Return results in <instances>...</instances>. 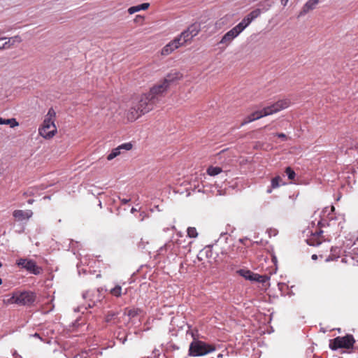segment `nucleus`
<instances>
[{"mask_svg":"<svg viewBox=\"0 0 358 358\" xmlns=\"http://www.w3.org/2000/svg\"><path fill=\"white\" fill-rule=\"evenodd\" d=\"M32 214L33 213L30 210H27L25 211L22 210H15L13 212V215L17 220L22 221L24 220H28L29 218H30L32 216Z\"/></svg>","mask_w":358,"mask_h":358,"instance_id":"dca6fc26","label":"nucleus"},{"mask_svg":"<svg viewBox=\"0 0 358 358\" xmlns=\"http://www.w3.org/2000/svg\"><path fill=\"white\" fill-rule=\"evenodd\" d=\"M2 43L1 46H0V50L9 49L13 47L15 43H20L22 42V38L20 36H15L13 37H1Z\"/></svg>","mask_w":358,"mask_h":358,"instance_id":"9b49d317","label":"nucleus"},{"mask_svg":"<svg viewBox=\"0 0 358 358\" xmlns=\"http://www.w3.org/2000/svg\"><path fill=\"white\" fill-rule=\"evenodd\" d=\"M290 102L288 100H280L270 106L264 108V115H269L278 113L289 107Z\"/></svg>","mask_w":358,"mask_h":358,"instance_id":"6e6552de","label":"nucleus"},{"mask_svg":"<svg viewBox=\"0 0 358 358\" xmlns=\"http://www.w3.org/2000/svg\"><path fill=\"white\" fill-rule=\"evenodd\" d=\"M261 14V10L260 9H255L254 10H252V12H250L248 16L250 17V19L253 21L255 19H256L257 17H258Z\"/></svg>","mask_w":358,"mask_h":358,"instance_id":"c85d7f7f","label":"nucleus"},{"mask_svg":"<svg viewBox=\"0 0 358 358\" xmlns=\"http://www.w3.org/2000/svg\"><path fill=\"white\" fill-rule=\"evenodd\" d=\"M252 21L246 15L235 27L241 33Z\"/></svg>","mask_w":358,"mask_h":358,"instance_id":"aec40b11","label":"nucleus"},{"mask_svg":"<svg viewBox=\"0 0 358 358\" xmlns=\"http://www.w3.org/2000/svg\"><path fill=\"white\" fill-rule=\"evenodd\" d=\"M43 199H50V197H49V196H44V197H43Z\"/></svg>","mask_w":358,"mask_h":358,"instance_id":"c03bdc74","label":"nucleus"},{"mask_svg":"<svg viewBox=\"0 0 358 358\" xmlns=\"http://www.w3.org/2000/svg\"><path fill=\"white\" fill-rule=\"evenodd\" d=\"M127 315L129 317H133L137 315V310L135 309L129 310L127 312Z\"/></svg>","mask_w":358,"mask_h":358,"instance_id":"72a5a7b5","label":"nucleus"},{"mask_svg":"<svg viewBox=\"0 0 358 358\" xmlns=\"http://www.w3.org/2000/svg\"><path fill=\"white\" fill-rule=\"evenodd\" d=\"M355 341L352 335L338 336L329 341V348L332 350L339 348L350 349L353 347Z\"/></svg>","mask_w":358,"mask_h":358,"instance_id":"20e7f679","label":"nucleus"},{"mask_svg":"<svg viewBox=\"0 0 358 358\" xmlns=\"http://www.w3.org/2000/svg\"><path fill=\"white\" fill-rule=\"evenodd\" d=\"M115 316V313L112 312V313H109L106 317V322H110L113 317Z\"/></svg>","mask_w":358,"mask_h":358,"instance_id":"473e14b6","label":"nucleus"},{"mask_svg":"<svg viewBox=\"0 0 358 358\" xmlns=\"http://www.w3.org/2000/svg\"><path fill=\"white\" fill-rule=\"evenodd\" d=\"M268 279V278L266 275H260L259 274L255 273V277L253 278V281L265 282Z\"/></svg>","mask_w":358,"mask_h":358,"instance_id":"c756f323","label":"nucleus"},{"mask_svg":"<svg viewBox=\"0 0 358 358\" xmlns=\"http://www.w3.org/2000/svg\"><path fill=\"white\" fill-rule=\"evenodd\" d=\"M55 111L50 108L45 117L42 126L39 128V134L44 138H52L57 133V127L55 124Z\"/></svg>","mask_w":358,"mask_h":358,"instance_id":"f03ea898","label":"nucleus"},{"mask_svg":"<svg viewBox=\"0 0 358 358\" xmlns=\"http://www.w3.org/2000/svg\"><path fill=\"white\" fill-rule=\"evenodd\" d=\"M7 303H15V299H14V294H13L12 297L7 301Z\"/></svg>","mask_w":358,"mask_h":358,"instance_id":"c9c22d12","label":"nucleus"},{"mask_svg":"<svg viewBox=\"0 0 358 358\" xmlns=\"http://www.w3.org/2000/svg\"><path fill=\"white\" fill-rule=\"evenodd\" d=\"M169 87L165 84L163 81L153 86L150 90L147 92L149 96L157 103L159 101V97L161 96L164 92L167 90Z\"/></svg>","mask_w":358,"mask_h":358,"instance_id":"1a4fd4ad","label":"nucleus"},{"mask_svg":"<svg viewBox=\"0 0 358 358\" xmlns=\"http://www.w3.org/2000/svg\"><path fill=\"white\" fill-rule=\"evenodd\" d=\"M0 124H9L10 127L13 128L19 125V123L15 118L3 119L0 117Z\"/></svg>","mask_w":358,"mask_h":358,"instance_id":"5701e85b","label":"nucleus"},{"mask_svg":"<svg viewBox=\"0 0 358 358\" xmlns=\"http://www.w3.org/2000/svg\"><path fill=\"white\" fill-rule=\"evenodd\" d=\"M288 1H289V0H281V3H282L284 6H285L287 4Z\"/></svg>","mask_w":358,"mask_h":358,"instance_id":"4c0bfd02","label":"nucleus"},{"mask_svg":"<svg viewBox=\"0 0 358 358\" xmlns=\"http://www.w3.org/2000/svg\"><path fill=\"white\" fill-rule=\"evenodd\" d=\"M187 235L190 238H196L198 236V233L196 231V228L194 227H189L187 229Z\"/></svg>","mask_w":358,"mask_h":358,"instance_id":"7c9ffc66","label":"nucleus"},{"mask_svg":"<svg viewBox=\"0 0 358 358\" xmlns=\"http://www.w3.org/2000/svg\"><path fill=\"white\" fill-rule=\"evenodd\" d=\"M282 178L280 176H276L271 180L272 188H278L280 186Z\"/></svg>","mask_w":358,"mask_h":358,"instance_id":"cd10ccee","label":"nucleus"},{"mask_svg":"<svg viewBox=\"0 0 358 358\" xmlns=\"http://www.w3.org/2000/svg\"><path fill=\"white\" fill-rule=\"evenodd\" d=\"M222 169L220 168V167H217V166H210L207 169V173L210 176H217L219 173H220L222 172Z\"/></svg>","mask_w":358,"mask_h":358,"instance_id":"393cba45","label":"nucleus"},{"mask_svg":"<svg viewBox=\"0 0 358 358\" xmlns=\"http://www.w3.org/2000/svg\"><path fill=\"white\" fill-rule=\"evenodd\" d=\"M185 358H187V357H185Z\"/></svg>","mask_w":358,"mask_h":358,"instance_id":"603ef678","label":"nucleus"},{"mask_svg":"<svg viewBox=\"0 0 358 358\" xmlns=\"http://www.w3.org/2000/svg\"><path fill=\"white\" fill-rule=\"evenodd\" d=\"M240 34L241 32L234 27L222 36L219 44L224 45V47H227Z\"/></svg>","mask_w":358,"mask_h":358,"instance_id":"9d476101","label":"nucleus"},{"mask_svg":"<svg viewBox=\"0 0 358 358\" xmlns=\"http://www.w3.org/2000/svg\"><path fill=\"white\" fill-rule=\"evenodd\" d=\"M238 273L240 275L243 276L244 278L247 280H250L253 281V278L255 277V273H253L249 270L241 269L238 271Z\"/></svg>","mask_w":358,"mask_h":358,"instance_id":"4be33fe9","label":"nucleus"},{"mask_svg":"<svg viewBox=\"0 0 358 358\" xmlns=\"http://www.w3.org/2000/svg\"><path fill=\"white\" fill-rule=\"evenodd\" d=\"M336 250H337V248H331V251L333 254H332V255H329V257H327V259H325V261L327 262H329L330 261H334L339 257V254L338 252H336Z\"/></svg>","mask_w":358,"mask_h":358,"instance_id":"bb28decb","label":"nucleus"},{"mask_svg":"<svg viewBox=\"0 0 358 358\" xmlns=\"http://www.w3.org/2000/svg\"><path fill=\"white\" fill-rule=\"evenodd\" d=\"M217 357H222V354H220V355H218V356H217Z\"/></svg>","mask_w":358,"mask_h":358,"instance_id":"a18cd8bd","label":"nucleus"},{"mask_svg":"<svg viewBox=\"0 0 358 358\" xmlns=\"http://www.w3.org/2000/svg\"><path fill=\"white\" fill-rule=\"evenodd\" d=\"M322 230H315V232L313 233V237L308 240V243L312 245H318L322 243V239L320 238V236L322 234Z\"/></svg>","mask_w":358,"mask_h":358,"instance_id":"a211bd4d","label":"nucleus"},{"mask_svg":"<svg viewBox=\"0 0 358 358\" xmlns=\"http://www.w3.org/2000/svg\"><path fill=\"white\" fill-rule=\"evenodd\" d=\"M312 259H314V260H315V259H317V256L316 255H312Z\"/></svg>","mask_w":358,"mask_h":358,"instance_id":"a19ab883","label":"nucleus"},{"mask_svg":"<svg viewBox=\"0 0 358 358\" xmlns=\"http://www.w3.org/2000/svg\"><path fill=\"white\" fill-rule=\"evenodd\" d=\"M319 0H308L303 6L298 17H301L306 15L310 11L314 10L316 6L319 3Z\"/></svg>","mask_w":358,"mask_h":358,"instance_id":"2eb2a0df","label":"nucleus"},{"mask_svg":"<svg viewBox=\"0 0 358 358\" xmlns=\"http://www.w3.org/2000/svg\"><path fill=\"white\" fill-rule=\"evenodd\" d=\"M132 148V145L130 143H123L118 147L112 150L110 153L107 156V159L110 161L119 156L121 154L122 150H129Z\"/></svg>","mask_w":358,"mask_h":358,"instance_id":"f8f14e48","label":"nucleus"},{"mask_svg":"<svg viewBox=\"0 0 358 358\" xmlns=\"http://www.w3.org/2000/svg\"><path fill=\"white\" fill-rule=\"evenodd\" d=\"M182 77V74L176 71L173 70L170 73H169L164 78V79L162 80L168 87L170 86L171 83L173 82L181 79Z\"/></svg>","mask_w":358,"mask_h":358,"instance_id":"4468645a","label":"nucleus"},{"mask_svg":"<svg viewBox=\"0 0 358 358\" xmlns=\"http://www.w3.org/2000/svg\"><path fill=\"white\" fill-rule=\"evenodd\" d=\"M215 350V348L201 341L194 340L189 345V355L192 357L203 356Z\"/></svg>","mask_w":358,"mask_h":358,"instance_id":"7ed1b4c3","label":"nucleus"},{"mask_svg":"<svg viewBox=\"0 0 358 358\" xmlns=\"http://www.w3.org/2000/svg\"><path fill=\"white\" fill-rule=\"evenodd\" d=\"M2 266V264L0 262V268Z\"/></svg>","mask_w":358,"mask_h":358,"instance_id":"3c124183","label":"nucleus"},{"mask_svg":"<svg viewBox=\"0 0 358 358\" xmlns=\"http://www.w3.org/2000/svg\"><path fill=\"white\" fill-rule=\"evenodd\" d=\"M187 31H189L190 35L194 38L199 33L200 27L199 24H193L187 28Z\"/></svg>","mask_w":358,"mask_h":358,"instance_id":"b1692460","label":"nucleus"},{"mask_svg":"<svg viewBox=\"0 0 358 358\" xmlns=\"http://www.w3.org/2000/svg\"><path fill=\"white\" fill-rule=\"evenodd\" d=\"M181 46V43L177 40L176 38L174 40L169 43L166 45H165L162 50V55L166 56L173 52L175 50L178 49Z\"/></svg>","mask_w":358,"mask_h":358,"instance_id":"ddd939ff","label":"nucleus"},{"mask_svg":"<svg viewBox=\"0 0 358 358\" xmlns=\"http://www.w3.org/2000/svg\"><path fill=\"white\" fill-rule=\"evenodd\" d=\"M35 336H36V337H38V334H35Z\"/></svg>","mask_w":358,"mask_h":358,"instance_id":"09e8293b","label":"nucleus"},{"mask_svg":"<svg viewBox=\"0 0 358 358\" xmlns=\"http://www.w3.org/2000/svg\"><path fill=\"white\" fill-rule=\"evenodd\" d=\"M1 284H2V279L0 278V285H1Z\"/></svg>","mask_w":358,"mask_h":358,"instance_id":"de8ad7c7","label":"nucleus"},{"mask_svg":"<svg viewBox=\"0 0 358 358\" xmlns=\"http://www.w3.org/2000/svg\"><path fill=\"white\" fill-rule=\"evenodd\" d=\"M110 293L116 297H119L122 295V287L120 285H116L114 288L110 290Z\"/></svg>","mask_w":358,"mask_h":358,"instance_id":"a878e982","label":"nucleus"},{"mask_svg":"<svg viewBox=\"0 0 358 358\" xmlns=\"http://www.w3.org/2000/svg\"><path fill=\"white\" fill-rule=\"evenodd\" d=\"M285 173L289 179L293 180L294 178L295 172L290 167L286 168Z\"/></svg>","mask_w":358,"mask_h":358,"instance_id":"2f4dec72","label":"nucleus"},{"mask_svg":"<svg viewBox=\"0 0 358 358\" xmlns=\"http://www.w3.org/2000/svg\"><path fill=\"white\" fill-rule=\"evenodd\" d=\"M150 4L148 3H143L141 5L131 6L128 9V12L129 14H134L141 10H146L147 8H148Z\"/></svg>","mask_w":358,"mask_h":358,"instance_id":"412c9836","label":"nucleus"},{"mask_svg":"<svg viewBox=\"0 0 358 358\" xmlns=\"http://www.w3.org/2000/svg\"><path fill=\"white\" fill-rule=\"evenodd\" d=\"M83 298L88 301L87 307L78 306L75 311L84 313L87 308H92L96 305V302L101 301L103 296L99 289L87 291L83 295Z\"/></svg>","mask_w":358,"mask_h":358,"instance_id":"39448f33","label":"nucleus"},{"mask_svg":"<svg viewBox=\"0 0 358 358\" xmlns=\"http://www.w3.org/2000/svg\"><path fill=\"white\" fill-rule=\"evenodd\" d=\"M273 189V188H272V187L271 186V187H269V188H268V189H267L266 192H267L268 194H271V193L272 192V189Z\"/></svg>","mask_w":358,"mask_h":358,"instance_id":"58836bf2","label":"nucleus"},{"mask_svg":"<svg viewBox=\"0 0 358 358\" xmlns=\"http://www.w3.org/2000/svg\"><path fill=\"white\" fill-rule=\"evenodd\" d=\"M1 41H2V39H1V38H0V42H1ZM1 44H2V43H0V46H1Z\"/></svg>","mask_w":358,"mask_h":358,"instance_id":"49530a36","label":"nucleus"},{"mask_svg":"<svg viewBox=\"0 0 358 358\" xmlns=\"http://www.w3.org/2000/svg\"><path fill=\"white\" fill-rule=\"evenodd\" d=\"M331 209H332V210H334V206H332V207H331Z\"/></svg>","mask_w":358,"mask_h":358,"instance_id":"8fccbe9b","label":"nucleus"},{"mask_svg":"<svg viewBox=\"0 0 358 358\" xmlns=\"http://www.w3.org/2000/svg\"><path fill=\"white\" fill-rule=\"evenodd\" d=\"M266 116V115H264V108L259 111H256L249 116H248L245 120L241 123V125H245L248 123H250L254 120H258L262 117Z\"/></svg>","mask_w":358,"mask_h":358,"instance_id":"f3484780","label":"nucleus"},{"mask_svg":"<svg viewBox=\"0 0 358 358\" xmlns=\"http://www.w3.org/2000/svg\"><path fill=\"white\" fill-rule=\"evenodd\" d=\"M179 42L181 43V45H183L185 43L190 41L193 37L190 35L189 31L187 30L182 31L180 35L176 38Z\"/></svg>","mask_w":358,"mask_h":358,"instance_id":"6ab92c4d","label":"nucleus"},{"mask_svg":"<svg viewBox=\"0 0 358 358\" xmlns=\"http://www.w3.org/2000/svg\"><path fill=\"white\" fill-rule=\"evenodd\" d=\"M125 341H126V338H124L122 341V343H123V344H124V343H125Z\"/></svg>","mask_w":358,"mask_h":358,"instance_id":"37998d69","label":"nucleus"},{"mask_svg":"<svg viewBox=\"0 0 358 358\" xmlns=\"http://www.w3.org/2000/svg\"><path fill=\"white\" fill-rule=\"evenodd\" d=\"M120 201H121V203H122V204H126V203H127L130 201V199H120Z\"/></svg>","mask_w":358,"mask_h":358,"instance_id":"e433bc0d","label":"nucleus"},{"mask_svg":"<svg viewBox=\"0 0 358 358\" xmlns=\"http://www.w3.org/2000/svg\"><path fill=\"white\" fill-rule=\"evenodd\" d=\"M157 102L148 93L142 94L134 106L130 108L127 113L129 121L133 122L141 115L152 110Z\"/></svg>","mask_w":358,"mask_h":358,"instance_id":"f257e3e1","label":"nucleus"},{"mask_svg":"<svg viewBox=\"0 0 358 358\" xmlns=\"http://www.w3.org/2000/svg\"><path fill=\"white\" fill-rule=\"evenodd\" d=\"M33 202H34V200H32V199H29V200L28 201V203H29V204H31V203H33Z\"/></svg>","mask_w":358,"mask_h":358,"instance_id":"79ce46f5","label":"nucleus"},{"mask_svg":"<svg viewBox=\"0 0 358 358\" xmlns=\"http://www.w3.org/2000/svg\"><path fill=\"white\" fill-rule=\"evenodd\" d=\"M136 211H137L136 208H134V207L131 209V213H135V212H136Z\"/></svg>","mask_w":358,"mask_h":358,"instance_id":"ea45409f","label":"nucleus"},{"mask_svg":"<svg viewBox=\"0 0 358 358\" xmlns=\"http://www.w3.org/2000/svg\"><path fill=\"white\" fill-rule=\"evenodd\" d=\"M276 136H278V137L282 138V140L285 141L287 140V136L285 134L283 133H279V134H277Z\"/></svg>","mask_w":358,"mask_h":358,"instance_id":"f704fd0d","label":"nucleus"},{"mask_svg":"<svg viewBox=\"0 0 358 358\" xmlns=\"http://www.w3.org/2000/svg\"><path fill=\"white\" fill-rule=\"evenodd\" d=\"M35 294L31 292H22L14 294L15 303L21 306H29L32 304L35 301Z\"/></svg>","mask_w":358,"mask_h":358,"instance_id":"0eeeda50","label":"nucleus"},{"mask_svg":"<svg viewBox=\"0 0 358 358\" xmlns=\"http://www.w3.org/2000/svg\"><path fill=\"white\" fill-rule=\"evenodd\" d=\"M16 264L27 270L30 273L38 275L41 273V269L38 267L36 262L32 259L20 258L17 260Z\"/></svg>","mask_w":358,"mask_h":358,"instance_id":"423d86ee","label":"nucleus"}]
</instances>
